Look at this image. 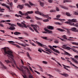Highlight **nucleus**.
<instances>
[{"label": "nucleus", "mask_w": 78, "mask_h": 78, "mask_svg": "<svg viewBox=\"0 0 78 78\" xmlns=\"http://www.w3.org/2000/svg\"><path fill=\"white\" fill-rule=\"evenodd\" d=\"M8 48L5 47L4 48H2V49H4V55H9L10 57V58H9L10 60L11 61H12V62H13V63H14V64H15L16 68L18 69V70H19L20 71H22V69H21L20 68H19L17 66V65H16V62L15 61H14V59L12 58H13L14 56H13V55L12 54H13V52L12 51H7L6 50L7 49H8Z\"/></svg>", "instance_id": "1"}, {"label": "nucleus", "mask_w": 78, "mask_h": 78, "mask_svg": "<svg viewBox=\"0 0 78 78\" xmlns=\"http://www.w3.org/2000/svg\"><path fill=\"white\" fill-rule=\"evenodd\" d=\"M36 9H37V11L35 12V14H38L40 16H42L44 17L47 18V19H49V20H51V18L49 17L48 15H44L43 14V13L39 12V11H38L39 9H38L36 7Z\"/></svg>", "instance_id": "2"}, {"label": "nucleus", "mask_w": 78, "mask_h": 78, "mask_svg": "<svg viewBox=\"0 0 78 78\" xmlns=\"http://www.w3.org/2000/svg\"><path fill=\"white\" fill-rule=\"evenodd\" d=\"M62 29L63 30H67V33H70V32L69 31V30H71V31H76V28L75 27H73L71 28L70 29H67L64 27H62Z\"/></svg>", "instance_id": "3"}, {"label": "nucleus", "mask_w": 78, "mask_h": 78, "mask_svg": "<svg viewBox=\"0 0 78 78\" xmlns=\"http://www.w3.org/2000/svg\"><path fill=\"white\" fill-rule=\"evenodd\" d=\"M31 27H32L34 30V31L37 32V33H38V31L37 30H39V27L37 26L36 25H35L34 24H31Z\"/></svg>", "instance_id": "4"}, {"label": "nucleus", "mask_w": 78, "mask_h": 78, "mask_svg": "<svg viewBox=\"0 0 78 78\" xmlns=\"http://www.w3.org/2000/svg\"><path fill=\"white\" fill-rule=\"evenodd\" d=\"M69 22L66 21L65 22V23H67V24H69L71 26H74V27H78V25L77 24H75L74 23H72L70 21V20H69Z\"/></svg>", "instance_id": "5"}, {"label": "nucleus", "mask_w": 78, "mask_h": 78, "mask_svg": "<svg viewBox=\"0 0 78 78\" xmlns=\"http://www.w3.org/2000/svg\"><path fill=\"white\" fill-rule=\"evenodd\" d=\"M17 25L20 27H24L25 28H27V25L25 24L24 23L22 22L21 23H17Z\"/></svg>", "instance_id": "6"}, {"label": "nucleus", "mask_w": 78, "mask_h": 78, "mask_svg": "<svg viewBox=\"0 0 78 78\" xmlns=\"http://www.w3.org/2000/svg\"><path fill=\"white\" fill-rule=\"evenodd\" d=\"M14 27H16L15 25L13 24H11V27H10L9 29L10 30H12V31L14 30H16V28Z\"/></svg>", "instance_id": "7"}, {"label": "nucleus", "mask_w": 78, "mask_h": 78, "mask_svg": "<svg viewBox=\"0 0 78 78\" xmlns=\"http://www.w3.org/2000/svg\"><path fill=\"white\" fill-rule=\"evenodd\" d=\"M65 59L67 60V61H68V62H69V63L71 65H72V66H73L75 67H76V68H78V67H77L75 65L73 64L72 63V62H71V61H69V58L66 57L65 58Z\"/></svg>", "instance_id": "8"}, {"label": "nucleus", "mask_w": 78, "mask_h": 78, "mask_svg": "<svg viewBox=\"0 0 78 78\" xmlns=\"http://www.w3.org/2000/svg\"><path fill=\"white\" fill-rule=\"evenodd\" d=\"M60 17H61V15H58L56 16V17L57 18H55L54 19H55V20H59V21H61V22H62V21H64V20H65L64 19H59L58 18H60Z\"/></svg>", "instance_id": "9"}, {"label": "nucleus", "mask_w": 78, "mask_h": 78, "mask_svg": "<svg viewBox=\"0 0 78 78\" xmlns=\"http://www.w3.org/2000/svg\"><path fill=\"white\" fill-rule=\"evenodd\" d=\"M17 44L19 45H21L22 47H25L26 46H29V45L28 44H23V43H18Z\"/></svg>", "instance_id": "10"}, {"label": "nucleus", "mask_w": 78, "mask_h": 78, "mask_svg": "<svg viewBox=\"0 0 78 78\" xmlns=\"http://www.w3.org/2000/svg\"><path fill=\"white\" fill-rule=\"evenodd\" d=\"M44 50H45L46 51H48V52L49 53H51V50L50 49L48 48L47 47H44Z\"/></svg>", "instance_id": "11"}, {"label": "nucleus", "mask_w": 78, "mask_h": 78, "mask_svg": "<svg viewBox=\"0 0 78 78\" xmlns=\"http://www.w3.org/2000/svg\"><path fill=\"white\" fill-rule=\"evenodd\" d=\"M36 42L38 44L39 46H40V47H46V45H44L37 41H36Z\"/></svg>", "instance_id": "12"}, {"label": "nucleus", "mask_w": 78, "mask_h": 78, "mask_svg": "<svg viewBox=\"0 0 78 78\" xmlns=\"http://www.w3.org/2000/svg\"><path fill=\"white\" fill-rule=\"evenodd\" d=\"M71 59L73 60V62H74V63H75V64H78V61L76 60V59H75L74 58H73L72 57H71L70 58Z\"/></svg>", "instance_id": "13"}, {"label": "nucleus", "mask_w": 78, "mask_h": 78, "mask_svg": "<svg viewBox=\"0 0 78 78\" xmlns=\"http://www.w3.org/2000/svg\"><path fill=\"white\" fill-rule=\"evenodd\" d=\"M23 6H24V5H19L17 6V8H20L21 9H22L23 8Z\"/></svg>", "instance_id": "14"}, {"label": "nucleus", "mask_w": 78, "mask_h": 78, "mask_svg": "<svg viewBox=\"0 0 78 78\" xmlns=\"http://www.w3.org/2000/svg\"><path fill=\"white\" fill-rule=\"evenodd\" d=\"M44 30H45V31H47L48 33H50L51 34V33H52V31L51 30H49L46 28L44 29Z\"/></svg>", "instance_id": "15"}, {"label": "nucleus", "mask_w": 78, "mask_h": 78, "mask_svg": "<svg viewBox=\"0 0 78 78\" xmlns=\"http://www.w3.org/2000/svg\"><path fill=\"white\" fill-rule=\"evenodd\" d=\"M63 46H64V48H65V49H66L67 50H70L71 48L68 46H66V45H63Z\"/></svg>", "instance_id": "16"}, {"label": "nucleus", "mask_w": 78, "mask_h": 78, "mask_svg": "<svg viewBox=\"0 0 78 78\" xmlns=\"http://www.w3.org/2000/svg\"><path fill=\"white\" fill-rule=\"evenodd\" d=\"M70 22L71 23H73V22H77L78 21L76 19H73L72 20H70Z\"/></svg>", "instance_id": "17"}, {"label": "nucleus", "mask_w": 78, "mask_h": 78, "mask_svg": "<svg viewBox=\"0 0 78 78\" xmlns=\"http://www.w3.org/2000/svg\"><path fill=\"white\" fill-rule=\"evenodd\" d=\"M47 27L48 29H49V30H53L54 29L53 27V26H47Z\"/></svg>", "instance_id": "18"}, {"label": "nucleus", "mask_w": 78, "mask_h": 78, "mask_svg": "<svg viewBox=\"0 0 78 78\" xmlns=\"http://www.w3.org/2000/svg\"><path fill=\"white\" fill-rule=\"evenodd\" d=\"M0 64H1L2 68H3V69H6V67L4 66V65H3V64L1 62H0Z\"/></svg>", "instance_id": "19"}, {"label": "nucleus", "mask_w": 78, "mask_h": 78, "mask_svg": "<svg viewBox=\"0 0 78 78\" xmlns=\"http://www.w3.org/2000/svg\"><path fill=\"white\" fill-rule=\"evenodd\" d=\"M61 75L63 76H65L66 77L69 76V74H67L66 73H62L61 74Z\"/></svg>", "instance_id": "20"}, {"label": "nucleus", "mask_w": 78, "mask_h": 78, "mask_svg": "<svg viewBox=\"0 0 78 78\" xmlns=\"http://www.w3.org/2000/svg\"><path fill=\"white\" fill-rule=\"evenodd\" d=\"M26 55H27V56L28 58L30 59H31V58L30 57V54H29V53L28 52H27Z\"/></svg>", "instance_id": "21"}, {"label": "nucleus", "mask_w": 78, "mask_h": 78, "mask_svg": "<svg viewBox=\"0 0 78 78\" xmlns=\"http://www.w3.org/2000/svg\"><path fill=\"white\" fill-rule=\"evenodd\" d=\"M60 7L62 8H63V9H68V8L66 7L63 5H60Z\"/></svg>", "instance_id": "22"}, {"label": "nucleus", "mask_w": 78, "mask_h": 78, "mask_svg": "<svg viewBox=\"0 0 78 78\" xmlns=\"http://www.w3.org/2000/svg\"><path fill=\"white\" fill-rule=\"evenodd\" d=\"M40 5L41 6L43 7V6H44V3L42 2L41 1H40Z\"/></svg>", "instance_id": "23"}, {"label": "nucleus", "mask_w": 78, "mask_h": 78, "mask_svg": "<svg viewBox=\"0 0 78 78\" xmlns=\"http://www.w3.org/2000/svg\"><path fill=\"white\" fill-rule=\"evenodd\" d=\"M53 51H55V52H56V53H58L59 54L60 53V52H59V51H58V50L56 49H55V48L53 49Z\"/></svg>", "instance_id": "24"}, {"label": "nucleus", "mask_w": 78, "mask_h": 78, "mask_svg": "<svg viewBox=\"0 0 78 78\" xmlns=\"http://www.w3.org/2000/svg\"><path fill=\"white\" fill-rule=\"evenodd\" d=\"M14 34L15 35H19V34H20V33L18 32H15L14 33Z\"/></svg>", "instance_id": "25"}, {"label": "nucleus", "mask_w": 78, "mask_h": 78, "mask_svg": "<svg viewBox=\"0 0 78 78\" xmlns=\"http://www.w3.org/2000/svg\"><path fill=\"white\" fill-rule=\"evenodd\" d=\"M66 2H72V1L70 0H64L63 1V3H66Z\"/></svg>", "instance_id": "26"}, {"label": "nucleus", "mask_w": 78, "mask_h": 78, "mask_svg": "<svg viewBox=\"0 0 78 78\" xmlns=\"http://www.w3.org/2000/svg\"><path fill=\"white\" fill-rule=\"evenodd\" d=\"M29 3L30 5L31 6H35V4H33V3H32L31 2L29 1Z\"/></svg>", "instance_id": "27"}, {"label": "nucleus", "mask_w": 78, "mask_h": 78, "mask_svg": "<svg viewBox=\"0 0 78 78\" xmlns=\"http://www.w3.org/2000/svg\"><path fill=\"white\" fill-rule=\"evenodd\" d=\"M62 65L63 66H64V69H66V67H67V68H70V66H66L64 64H62Z\"/></svg>", "instance_id": "28"}, {"label": "nucleus", "mask_w": 78, "mask_h": 78, "mask_svg": "<svg viewBox=\"0 0 78 78\" xmlns=\"http://www.w3.org/2000/svg\"><path fill=\"white\" fill-rule=\"evenodd\" d=\"M24 5L25 6H28V8H31V6H30L28 4L26 3L24 4Z\"/></svg>", "instance_id": "29"}, {"label": "nucleus", "mask_w": 78, "mask_h": 78, "mask_svg": "<svg viewBox=\"0 0 78 78\" xmlns=\"http://www.w3.org/2000/svg\"><path fill=\"white\" fill-rule=\"evenodd\" d=\"M34 12L33 11H27V13L29 14H33Z\"/></svg>", "instance_id": "30"}, {"label": "nucleus", "mask_w": 78, "mask_h": 78, "mask_svg": "<svg viewBox=\"0 0 78 78\" xmlns=\"http://www.w3.org/2000/svg\"><path fill=\"white\" fill-rule=\"evenodd\" d=\"M73 45H78V43L76 42H73L72 43Z\"/></svg>", "instance_id": "31"}, {"label": "nucleus", "mask_w": 78, "mask_h": 78, "mask_svg": "<svg viewBox=\"0 0 78 78\" xmlns=\"http://www.w3.org/2000/svg\"><path fill=\"white\" fill-rule=\"evenodd\" d=\"M65 54H66V55H68V56H71V54H70V53L67 52L66 51H65Z\"/></svg>", "instance_id": "32"}, {"label": "nucleus", "mask_w": 78, "mask_h": 78, "mask_svg": "<svg viewBox=\"0 0 78 78\" xmlns=\"http://www.w3.org/2000/svg\"><path fill=\"white\" fill-rule=\"evenodd\" d=\"M27 27L29 28L30 30H31L33 32H34V30H33V29L31 28V27H29L28 26H27Z\"/></svg>", "instance_id": "33"}, {"label": "nucleus", "mask_w": 78, "mask_h": 78, "mask_svg": "<svg viewBox=\"0 0 78 78\" xmlns=\"http://www.w3.org/2000/svg\"><path fill=\"white\" fill-rule=\"evenodd\" d=\"M57 30L58 31H66L65 30H62L60 28L58 29Z\"/></svg>", "instance_id": "34"}, {"label": "nucleus", "mask_w": 78, "mask_h": 78, "mask_svg": "<svg viewBox=\"0 0 78 78\" xmlns=\"http://www.w3.org/2000/svg\"><path fill=\"white\" fill-rule=\"evenodd\" d=\"M21 41V42H23V43H25V41H26V42H28V40H25L24 41L23 40H20Z\"/></svg>", "instance_id": "35"}, {"label": "nucleus", "mask_w": 78, "mask_h": 78, "mask_svg": "<svg viewBox=\"0 0 78 78\" xmlns=\"http://www.w3.org/2000/svg\"><path fill=\"white\" fill-rule=\"evenodd\" d=\"M35 19H36V20H42V18H39L37 16H35Z\"/></svg>", "instance_id": "36"}, {"label": "nucleus", "mask_w": 78, "mask_h": 78, "mask_svg": "<svg viewBox=\"0 0 78 78\" xmlns=\"http://www.w3.org/2000/svg\"><path fill=\"white\" fill-rule=\"evenodd\" d=\"M5 61L7 64H8V63H9V62H11V61H10L8 60H5Z\"/></svg>", "instance_id": "37"}, {"label": "nucleus", "mask_w": 78, "mask_h": 78, "mask_svg": "<svg viewBox=\"0 0 78 78\" xmlns=\"http://www.w3.org/2000/svg\"><path fill=\"white\" fill-rule=\"evenodd\" d=\"M42 63L43 64H48V62H47L45 61H43Z\"/></svg>", "instance_id": "38"}, {"label": "nucleus", "mask_w": 78, "mask_h": 78, "mask_svg": "<svg viewBox=\"0 0 78 78\" xmlns=\"http://www.w3.org/2000/svg\"><path fill=\"white\" fill-rule=\"evenodd\" d=\"M38 51L40 52V53H42V48H39L38 50Z\"/></svg>", "instance_id": "39"}, {"label": "nucleus", "mask_w": 78, "mask_h": 78, "mask_svg": "<svg viewBox=\"0 0 78 78\" xmlns=\"http://www.w3.org/2000/svg\"><path fill=\"white\" fill-rule=\"evenodd\" d=\"M62 37H63V38L64 39H67V37H67V36H66V35H63L62 36Z\"/></svg>", "instance_id": "40"}, {"label": "nucleus", "mask_w": 78, "mask_h": 78, "mask_svg": "<svg viewBox=\"0 0 78 78\" xmlns=\"http://www.w3.org/2000/svg\"><path fill=\"white\" fill-rule=\"evenodd\" d=\"M43 21L44 22H49V20L48 19L44 20H43Z\"/></svg>", "instance_id": "41"}, {"label": "nucleus", "mask_w": 78, "mask_h": 78, "mask_svg": "<svg viewBox=\"0 0 78 78\" xmlns=\"http://www.w3.org/2000/svg\"><path fill=\"white\" fill-rule=\"evenodd\" d=\"M23 67L25 69H26L27 71H29V69L27 67L23 66Z\"/></svg>", "instance_id": "42"}, {"label": "nucleus", "mask_w": 78, "mask_h": 78, "mask_svg": "<svg viewBox=\"0 0 78 78\" xmlns=\"http://www.w3.org/2000/svg\"><path fill=\"white\" fill-rule=\"evenodd\" d=\"M41 37L42 38V39H47V37Z\"/></svg>", "instance_id": "43"}, {"label": "nucleus", "mask_w": 78, "mask_h": 78, "mask_svg": "<svg viewBox=\"0 0 78 78\" xmlns=\"http://www.w3.org/2000/svg\"><path fill=\"white\" fill-rule=\"evenodd\" d=\"M66 15L67 16H70L71 15L70 14V13H69L68 12H66Z\"/></svg>", "instance_id": "44"}, {"label": "nucleus", "mask_w": 78, "mask_h": 78, "mask_svg": "<svg viewBox=\"0 0 78 78\" xmlns=\"http://www.w3.org/2000/svg\"><path fill=\"white\" fill-rule=\"evenodd\" d=\"M2 6H4V7H6L7 5L6 4H5V3H2Z\"/></svg>", "instance_id": "45"}, {"label": "nucleus", "mask_w": 78, "mask_h": 78, "mask_svg": "<svg viewBox=\"0 0 78 78\" xmlns=\"http://www.w3.org/2000/svg\"><path fill=\"white\" fill-rule=\"evenodd\" d=\"M49 47H50V48L53 51V49H54V48H53V47L50 45L49 46Z\"/></svg>", "instance_id": "46"}, {"label": "nucleus", "mask_w": 78, "mask_h": 78, "mask_svg": "<svg viewBox=\"0 0 78 78\" xmlns=\"http://www.w3.org/2000/svg\"><path fill=\"white\" fill-rule=\"evenodd\" d=\"M48 75L49 77V78H53V76L50 74H48Z\"/></svg>", "instance_id": "47"}, {"label": "nucleus", "mask_w": 78, "mask_h": 78, "mask_svg": "<svg viewBox=\"0 0 78 78\" xmlns=\"http://www.w3.org/2000/svg\"><path fill=\"white\" fill-rule=\"evenodd\" d=\"M54 42L55 43V44H58L59 41H58V40H55L54 41Z\"/></svg>", "instance_id": "48"}, {"label": "nucleus", "mask_w": 78, "mask_h": 78, "mask_svg": "<svg viewBox=\"0 0 78 78\" xmlns=\"http://www.w3.org/2000/svg\"><path fill=\"white\" fill-rule=\"evenodd\" d=\"M55 23V24L56 25H61V23L59 22H55V23Z\"/></svg>", "instance_id": "49"}, {"label": "nucleus", "mask_w": 78, "mask_h": 78, "mask_svg": "<svg viewBox=\"0 0 78 78\" xmlns=\"http://www.w3.org/2000/svg\"><path fill=\"white\" fill-rule=\"evenodd\" d=\"M29 78H34V76L31 75H30L29 76Z\"/></svg>", "instance_id": "50"}, {"label": "nucleus", "mask_w": 78, "mask_h": 78, "mask_svg": "<svg viewBox=\"0 0 78 78\" xmlns=\"http://www.w3.org/2000/svg\"><path fill=\"white\" fill-rule=\"evenodd\" d=\"M5 10V9H0V11H1V12H4V11Z\"/></svg>", "instance_id": "51"}, {"label": "nucleus", "mask_w": 78, "mask_h": 78, "mask_svg": "<svg viewBox=\"0 0 78 78\" xmlns=\"http://www.w3.org/2000/svg\"><path fill=\"white\" fill-rule=\"evenodd\" d=\"M26 18L27 19H31V17H30V16H27L26 17Z\"/></svg>", "instance_id": "52"}, {"label": "nucleus", "mask_w": 78, "mask_h": 78, "mask_svg": "<svg viewBox=\"0 0 78 78\" xmlns=\"http://www.w3.org/2000/svg\"><path fill=\"white\" fill-rule=\"evenodd\" d=\"M4 22H6V20H1L0 21V23H4Z\"/></svg>", "instance_id": "53"}, {"label": "nucleus", "mask_w": 78, "mask_h": 78, "mask_svg": "<svg viewBox=\"0 0 78 78\" xmlns=\"http://www.w3.org/2000/svg\"><path fill=\"white\" fill-rule=\"evenodd\" d=\"M34 72H35L37 74H39V75H40V74H40V73H39V72L37 71L34 70Z\"/></svg>", "instance_id": "54"}, {"label": "nucleus", "mask_w": 78, "mask_h": 78, "mask_svg": "<svg viewBox=\"0 0 78 78\" xmlns=\"http://www.w3.org/2000/svg\"><path fill=\"white\" fill-rule=\"evenodd\" d=\"M73 51H74V52H76V53H78V51H76V50L75 49H73Z\"/></svg>", "instance_id": "55"}, {"label": "nucleus", "mask_w": 78, "mask_h": 78, "mask_svg": "<svg viewBox=\"0 0 78 78\" xmlns=\"http://www.w3.org/2000/svg\"><path fill=\"white\" fill-rule=\"evenodd\" d=\"M50 12H55V10H50Z\"/></svg>", "instance_id": "56"}, {"label": "nucleus", "mask_w": 78, "mask_h": 78, "mask_svg": "<svg viewBox=\"0 0 78 78\" xmlns=\"http://www.w3.org/2000/svg\"><path fill=\"white\" fill-rule=\"evenodd\" d=\"M56 10L57 11H59V9L58 7H56Z\"/></svg>", "instance_id": "57"}, {"label": "nucleus", "mask_w": 78, "mask_h": 78, "mask_svg": "<svg viewBox=\"0 0 78 78\" xmlns=\"http://www.w3.org/2000/svg\"><path fill=\"white\" fill-rule=\"evenodd\" d=\"M6 8H7L9 10H10V8L8 5H7V6L5 7Z\"/></svg>", "instance_id": "58"}, {"label": "nucleus", "mask_w": 78, "mask_h": 78, "mask_svg": "<svg viewBox=\"0 0 78 78\" xmlns=\"http://www.w3.org/2000/svg\"><path fill=\"white\" fill-rule=\"evenodd\" d=\"M29 69L30 70H31V71H32V72H33V69H32V68H31V67H30V66H29Z\"/></svg>", "instance_id": "59"}, {"label": "nucleus", "mask_w": 78, "mask_h": 78, "mask_svg": "<svg viewBox=\"0 0 78 78\" xmlns=\"http://www.w3.org/2000/svg\"><path fill=\"white\" fill-rule=\"evenodd\" d=\"M74 58L75 59H77V58H78V55H75L74 56Z\"/></svg>", "instance_id": "60"}, {"label": "nucleus", "mask_w": 78, "mask_h": 78, "mask_svg": "<svg viewBox=\"0 0 78 78\" xmlns=\"http://www.w3.org/2000/svg\"><path fill=\"white\" fill-rule=\"evenodd\" d=\"M27 50H28L29 51H31V49H30V48L27 47Z\"/></svg>", "instance_id": "61"}, {"label": "nucleus", "mask_w": 78, "mask_h": 78, "mask_svg": "<svg viewBox=\"0 0 78 78\" xmlns=\"http://www.w3.org/2000/svg\"><path fill=\"white\" fill-rule=\"evenodd\" d=\"M4 17H9V15H5L4 16Z\"/></svg>", "instance_id": "62"}, {"label": "nucleus", "mask_w": 78, "mask_h": 78, "mask_svg": "<svg viewBox=\"0 0 78 78\" xmlns=\"http://www.w3.org/2000/svg\"><path fill=\"white\" fill-rule=\"evenodd\" d=\"M31 44L32 45H33V46H34V47H36V45L35 44H34L32 43Z\"/></svg>", "instance_id": "63"}, {"label": "nucleus", "mask_w": 78, "mask_h": 78, "mask_svg": "<svg viewBox=\"0 0 78 78\" xmlns=\"http://www.w3.org/2000/svg\"><path fill=\"white\" fill-rule=\"evenodd\" d=\"M74 13H75V15H77V16H78V12H74Z\"/></svg>", "instance_id": "64"}]
</instances>
